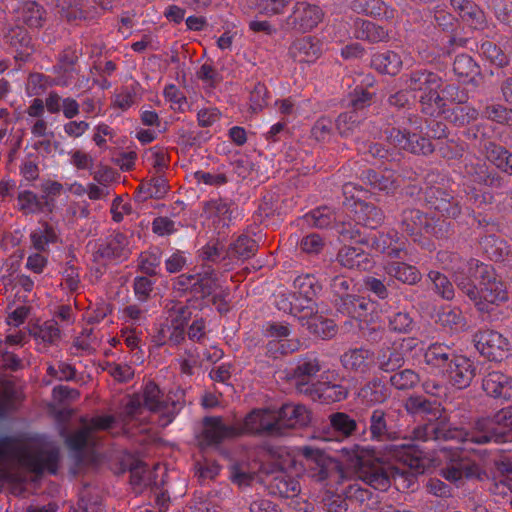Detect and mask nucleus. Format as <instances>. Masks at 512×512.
<instances>
[{
	"mask_svg": "<svg viewBox=\"0 0 512 512\" xmlns=\"http://www.w3.org/2000/svg\"><path fill=\"white\" fill-rule=\"evenodd\" d=\"M512 431V406L505 407L492 418L480 419L472 431H456L457 436L471 443L504 442L507 433Z\"/></svg>",
	"mask_w": 512,
	"mask_h": 512,
	"instance_id": "7",
	"label": "nucleus"
},
{
	"mask_svg": "<svg viewBox=\"0 0 512 512\" xmlns=\"http://www.w3.org/2000/svg\"><path fill=\"white\" fill-rule=\"evenodd\" d=\"M371 65L380 73L396 75L402 68V59L396 52L388 50L374 54Z\"/></svg>",
	"mask_w": 512,
	"mask_h": 512,
	"instance_id": "38",
	"label": "nucleus"
},
{
	"mask_svg": "<svg viewBox=\"0 0 512 512\" xmlns=\"http://www.w3.org/2000/svg\"><path fill=\"white\" fill-rule=\"evenodd\" d=\"M44 10L36 2H26L22 8L23 21L30 27H39L42 24Z\"/></svg>",
	"mask_w": 512,
	"mask_h": 512,
	"instance_id": "59",
	"label": "nucleus"
},
{
	"mask_svg": "<svg viewBox=\"0 0 512 512\" xmlns=\"http://www.w3.org/2000/svg\"><path fill=\"white\" fill-rule=\"evenodd\" d=\"M391 459L402 462L416 472H423V451L415 444L401 443L391 444L387 448Z\"/></svg>",
	"mask_w": 512,
	"mask_h": 512,
	"instance_id": "25",
	"label": "nucleus"
},
{
	"mask_svg": "<svg viewBox=\"0 0 512 512\" xmlns=\"http://www.w3.org/2000/svg\"><path fill=\"white\" fill-rule=\"evenodd\" d=\"M99 252L102 257L108 259L124 260L130 254L129 239L123 233H115L100 247Z\"/></svg>",
	"mask_w": 512,
	"mask_h": 512,
	"instance_id": "36",
	"label": "nucleus"
},
{
	"mask_svg": "<svg viewBox=\"0 0 512 512\" xmlns=\"http://www.w3.org/2000/svg\"><path fill=\"white\" fill-rule=\"evenodd\" d=\"M17 202L18 209L25 215L36 214L43 209L40 197L30 190L19 192Z\"/></svg>",
	"mask_w": 512,
	"mask_h": 512,
	"instance_id": "49",
	"label": "nucleus"
},
{
	"mask_svg": "<svg viewBox=\"0 0 512 512\" xmlns=\"http://www.w3.org/2000/svg\"><path fill=\"white\" fill-rule=\"evenodd\" d=\"M484 117L500 124L512 125V109L500 104L487 106L483 111Z\"/></svg>",
	"mask_w": 512,
	"mask_h": 512,
	"instance_id": "62",
	"label": "nucleus"
},
{
	"mask_svg": "<svg viewBox=\"0 0 512 512\" xmlns=\"http://www.w3.org/2000/svg\"><path fill=\"white\" fill-rule=\"evenodd\" d=\"M473 342L479 354L489 361L501 362L511 353V343L507 337L493 329L476 332Z\"/></svg>",
	"mask_w": 512,
	"mask_h": 512,
	"instance_id": "13",
	"label": "nucleus"
},
{
	"mask_svg": "<svg viewBox=\"0 0 512 512\" xmlns=\"http://www.w3.org/2000/svg\"><path fill=\"white\" fill-rule=\"evenodd\" d=\"M361 192L362 190L358 189L353 183H346L343 186L344 195H351V198H356L353 206L357 223L375 229L384 220L383 212L373 204L360 200L358 194Z\"/></svg>",
	"mask_w": 512,
	"mask_h": 512,
	"instance_id": "18",
	"label": "nucleus"
},
{
	"mask_svg": "<svg viewBox=\"0 0 512 512\" xmlns=\"http://www.w3.org/2000/svg\"><path fill=\"white\" fill-rule=\"evenodd\" d=\"M476 375L474 362L464 356L456 354L450 360L449 366L442 373V376L454 387L464 389L468 387Z\"/></svg>",
	"mask_w": 512,
	"mask_h": 512,
	"instance_id": "19",
	"label": "nucleus"
},
{
	"mask_svg": "<svg viewBox=\"0 0 512 512\" xmlns=\"http://www.w3.org/2000/svg\"><path fill=\"white\" fill-rule=\"evenodd\" d=\"M479 53L497 67H503L508 63L507 55L491 41H484L479 47Z\"/></svg>",
	"mask_w": 512,
	"mask_h": 512,
	"instance_id": "50",
	"label": "nucleus"
},
{
	"mask_svg": "<svg viewBox=\"0 0 512 512\" xmlns=\"http://www.w3.org/2000/svg\"><path fill=\"white\" fill-rule=\"evenodd\" d=\"M428 277L434 284L436 293L447 300H450L454 297L453 285L445 275L438 271H430Z\"/></svg>",
	"mask_w": 512,
	"mask_h": 512,
	"instance_id": "58",
	"label": "nucleus"
},
{
	"mask_svg": "<svg viewBox=\"0 0 512 512\" xmlns=\"http://www.w3.org/2000/svg\"><path fill=\"white\" fill-rule=\"evenodd\" d=\"M405 407L409 413L426 416L428 423L414 429L413 435L416 440L428 441L431 439H450L458 442L467 443L468 439H462L457 436L456 431L463 429L453 428L445 429L442 425L446 417L443 416V408L437 401H429L423 396H411L407 399Z\"/></svg>",
	"mask_w": 512,
	"mask_h": 512,
	"instance_id": "6",
	"label": "nucleus"
},
{
	"mask_svg": "<svg viewBox=\"0 0 512 512\" xmlns=\"http://www.w3.org/2000/svg\"><path fill=\"white\" fill-rule=\"evenodd\" d=\"M485 253L495 261L505 260L509 246L506 241L494 235L486 236L482 241Z\"/></svg>",
	"mask_w": 512,
	"mask_h": 512,
	"instance_id": "47",
	"label": "nucleus"
},
{
	"mask_svg": "<svg viewBox=\"0 0 512 512\" xmlns=\"http://www.w3.org/2000/svg\"><path fill=\"white\" fill-rule=\"evenodd\" d=\"M257 249L258 245L253 238L241 235L231 245L230 254L240 260H246L254 256Z\"/></svg>",
	"mask_w": 512,
	"mask_h": 512,
	"instance_id": "46",
	"label": "nucleus"
},
{
	"mask_svg": "<svg viewBox=\"0 0 512 512\" xmlns=\"http://www.w3.org/2000/svg\"><path fill=\"white\" fill-rule=\"evenodd\" d=\"M338 374L335 371H328L322 375L323 381L320 382L319 398L325 403L339 402L346 399L348 391L345 387L340 384L331 383L330 379L336 380Z\"/></svg>",
	"mask_w": 512,
	"mask_h": 512,
	"instance_id": "34",
	"label": "nucleus"
},
{
	"mask_svg": "<svg viewBox=\"0 0 512 512\" xmlns=\"http://www.w3.org/2000/svg\"><path fill=\"white\" fill-rule=\"evenodd\" d=\"M290 328L284 323H270L266 330L265 336L268 338L267 351L273 356L284 355L295 352L300 347L297 339H291Z\"/></svg>",
	"mask_w": 512,
	"mask_h": 512,
	"instance_id": "17",
	"label": "nucleus"
},
{
	"mask_svg": "<svg viewBox=\"0 0 512 512\" xmlns=\"http://www.w3.org/2000/svg\"><path fill=\"white\" fill-rule=\"evenodd\" d=\"M342 460L347 465L360 472V477L368 485L377 490H386L391 480L398 476L397 471L385 468L370 446L357 444L344 446L340 449Z\"/></svg>",
	"mask_w": 512,
	"mask_h": 512,
	"instance_id": "5",
	"label": "nucleus"
},
{
	"mask_svg": "<svg viewBox=\"0 0 512 512\" xmlns=\"http://www.w3.org/2000/svg\"><path fill=\"white\" fill-rule=\"evenodd\" d=\"M29 334L34 338L39 351H46L49 346L57 344L60 339V329L55 321H46L34 325Z\"/></svg>",
	"mask_w": 512,
	"mask_h": 512,
	"instance_id": "31",
	"label": "nucleus"
},
{
	"mask_svg": "<svg viewBox=\"0 0 512 512\" xmlns=\"http://www.w3.org/2000/svg\"><path fill=\"white\" fill-rule=\"evenodd\" d=\"M450 2L471 28L480 30L486 27V16L476 4L469 0H450Z\"/></svg>",
	"mask_w": 512,
	"mask_h": 512,
	"instance_id": "33",
	"label": "nucleus"
},
{
	"mask_svg": "<svg viewBox=\"0 0 512 512\" xmlns=\"http://www.w3.org/2000/svg\"><path fill=\"white\" fill-rule=\"evenodd\" d=\"M309 330L323 338H331L335 335L336 329L333 320L323 318L322 316H314L307 321Z\"/></svg>",
	"mask_w": 512,
	"mask_h": 512,
	"instance_id": "51",
	"label": "nucleus"
},
{
	"mask_svg": "<svg viewBox=\"0 0 512 512\" xmlns=\"http://www.w3.org/2000/svg\"><path fill=\"white\" fill-rule=\"evenodd\" d=\"M275 410L255 409L251 411L243 421H236L239 427V436L243 434H265L279 436V427Z\"/></svg>",
	"mask_w": 512,
	"mask_h": 512,
	"instance_id": "15",
	"label": "nucleus"
},
{
	"mask_svg": "<svg viewBox=\"0 0 512 512\" xmlns=\"http://www.w3.org/2000/svg\"><path fill=\"white\" fill-rule=\"evenodd\" d=\"M332 427L340 432L344 437L351 435L356 429V422L345 413H334L330 416Z\"/></svg>",
	"mask_w": 512,
	"mask_h": 512,
	"instance_id": "60",
	"label": "nucleus"
},
{
	"mask_svg": "<svg viewBox=\"0 0 512 512\" xmlns=\"http://www.w3.org/2000/svg\"><path fill=\"white\" fill-rule=\"evenodd\" d=\"M426 201L430 208L439 212L442 216L455 218L460 214V207L452 202L449 195L438 188H429L426 191Z\"/></svg>",
	"mask_w": 512,
	"mask_h": 512,
	"instance_id": "32",
	"label": "nucleus"
},
{
	"mask_svg": "<svg viewBox=\"0 0 512 512\" xmlns=\"http://www.w3.org/2000/svg\"><path fill=\"white\" fill-rule=\"evenodd\" d=\"M189 280L193 292L201 294L203 298H210L212 304L217 303L219 291L222 290L218 284L216 274L213 270L207 269L196 275H181L180 281Z\"/></svg>",
	"mask_w": 512,
	"mask_h": 512,
	"instance_id": "23",
	"label": "nucleus"
},
{
	"mask_svg": "<svg viewBox=\"0 0 512 512\" xmlns=\"http://www.w3.org/2000/svg\"><path fill=\"white\" fill-rule=\"evenodd\" d=\"M388 142L397 149L406 150L414 154L427 155L433 152L434 147L430 140L406 128H390L386 130Z\"/></svg>",
	"mask_w": 512,
	"mask_h": 512,
	"instance_id": "16",
	"label": "nucleus"
},
{
	"mask_svg": "<svg viewBox=\"0 0 512 512\" xmlns=\"http://www.w3.org/2000/svg\"><path fill=\"white\" fill-rule=\"evenodd\" d=\"M279 435L283 434L284 428H296L306 426L311 419L310 411L302 404L288 403L280 410H275Z\"/></svg>",
	"mask_w": 512,
	"mask_h": 512,
	"instance_id": "22",
	"label": "nucleus"
},
{
	"mask_svg": "<svg viewBox=\"0 0 512 512\" xmlns=\"http://www.w3.org/2000/svg\"><path fill=\"white\" fill-rule=\"evenodd\" d=\"M453 70L460 78H466L475 75L478 72V67L469 55L460 54L454 60Z\"/></svg>",
	"mask_w": 512,
	"mask_h": 512,
	"instance_id": "57",
	"label": "nucleus"
},
{
	"mask_svg": "<svg viewBox=\"0 0 512 512\" xmlns=\"http://www.w3.org/2000/svg\"><path fill=\"white\" fill-rule=\"evenodd\" d=\"M353 10L387 20L393 19L396 13L395 9L387 7L381 0H355Z\"/></svg>",
	"mask_w": 512,
	"mask_h": 512,
	"instance_id": "40",
	"label": "nucleus"
},
{
	"mask_svg": "<svg viewBox=\"0 0 512 512\" xmlns=\"http://www.w3.org/2000/svg\"><path fill=\"white\" fill-rule=\"evenodd\" d=\"M341 363L347 370L364 374L376 364L374 353L366 348H353L341 356Z\"/></svg>",
	"mask_w": 512,
	"mask_h": 512,
	"instance_id": "27",
	"label": "nucleus"
},
{
	"mask_svg": "<svg viewBox=\"0 0 512 512\" xmlns=\"http://www.w3.org/2000/svg\"><path fill=\"white\" fill-rule=\"evenodd\" d=\"M323 52V43L316 36H304L295 39L289 47V55L299 63H315Z\"/></svg>",
	"mask_w": 512,
	"mask_h": 512,
	"instance_id": "21",
	"label": "nucleus"
},
{
	"mask_svg": "<svg viewBox=\"0 0 512 512\" xmlns=\"http://www.w3.org/2000/svg\"><path fill=\"white\" fill-rule=\"evenodd\" d=\"M163 97L174 112L185 113L186 111L194 110L192 103L188 102L185 94L175 84H167L164 87Z\"/></svg>",
	"mask_w": 512,
	"mask_h": 512,
	"instance_id": "41",
	"label": "nucleus"
},
{
	"mask_svg": "<svg viewBox=\"0 0 512 512\" xmlns=\"http://www.w3.org/2000/svg\"><path fill=\"white\" fill-rule=\"evenodd\" d=\"M439 323L450 330H458L464 327V317L457 308H444L438 314Z\"/></svg>",
	"mask_w": 512,
	"mask_h": 512,
	"instance_id": "53",
	"label": "nucleus"
},
{
	"mask_svg": "<svg viewBox=\"0 0 512 512\" xmlns=\"http://www.w3.org/2000/svg\"><path fill=\"white\" fill-rule=\"evenodd\" d=\"M455 282L480 312H490L509 298L494 270L475 259L467 261L465 270L456 273Z\"/></svg>",
	"mask_w": 512,
	"mask_h": 512,
	"instance_id": "3",
	"label": "nucleus"
},
{
	"mask_svg": "<svg viewBox=\"0 0 512 512\" xmlns=\"http://www.w3.org/2000/svg\"><path fill=\"white\" fill-rule=\"evenodd\" d=\"M358 396L367 403H382L387 398L384 386L377 380L367 383L360 389Z\"/></svg>",
	"mask_w": 512,
	"mask_h": 512,
	"instance_id": "52",
	"label": "nucleus"
},
{
	"mask_svg": "<svg viewBox=\"0 0 512 512\" xmlns=\"http://www.w3.org/2000/svg\"><path fill=\"white\" fill-rule=\"evenodd\" d=\"M384 269L387 275L405 284L413 285L421 279L419 270L405 262L393 261L386 264Z\"/></svg>",
	"mask_w": 512,
	"mask_h": 512,
	"instance_id": "37",
	"label": "nucleus"
},
{
	"mask_svg": "<svg viewBox=\"0 0 512 512\" xmlns=\"http://www.w3.org/2000/svg\"><path fill=\"white\" fill-rule=\"evenodd\" d=\"M30 240L36 250L46 251L49 244L57 242L58 236L55 230L45 223L31 232Z\"/></svg>",
	"mask_w": 512,
	"mask_h": 512,
	"instance_id": "45",
	"label": "nucleus"
},
{
	"mask_svg": "<svg viewBox=\"0 0 512 512\" xmlns=\"http://www.w3.org/2000/svg\"><path fill=\"white\" fill-rule=\"evenodd\" d=\"M482 151L486 159L496 166L499 170L502 169L505 156L507 155V149L494 142L488 141L483 145Z\"/></svg>",
	"mask_w": 512,
	"mask_h": 512,
	"instance_id": "64",
	"label": "nucleus"
},
{
	"mask_svg": "<svg viewBox=\"0 0 512 512\" xmlns=\"http://www.w3.org/2000/svg\"><path fill=\"white\" fill-rule=\"evenodd\" d=\"M309 104H310L309 100H303L300 102H296L294 99L289 97V98L277 100L275 102V107L277 108L279 113H281L282 115L296 117V116L304 114L305 107H307Z\"/></svg>",
	"mask_w": 512,
	"mask_h": 512,
	"instance_id": "55",
	"label": "nucleus"
},
{
	"mask_svg": "<svg viewBox=\"0 0 512 512\" xmlns=\"http://www.w3.org/2000/svg\"><path fill=\"white\" fill-rule=\"evenodd\" d=\"M465 177L478 184L491 185L494 178L488 174L487 168L481 164L479 160L476 163H469L465 165Z\"/></svg>",
	"mask_w": 512,
	"mask_h": 512,
	"instance_id": "56",
	"label": "nucleus"
},
{
	"mask_svg": "<svg viewBox=\"0 0 512 512\" xmlns=\"http://www.w3.org/2000/svg\"><path fill=\"white\" fill-rule=\"evenodd\" d=\"M370 435L372 440H383L388 435L385 412L381 409L373 411L370 417Z\"/></svg>",
	"mask_w": 512,
	"mask_h": 512,
	"instance_id": "54",
	"label": "nucleus"
},
{
	"mask_svg": "<svg viewBox=\"0 0 512 512\" xmlns=\"http://www.w3.org/2000/svg\"><path fill=\"white\" fill-rule=\"evenodd\" d=\"M367 243L376 252L392 257H398L405 248V239L393 229L386 233L380 232L378 235H373L367 240Z\"/></svg>",
	"mask_w": 512,
	"mask_h": 512,
	"instance_id": "26",
	"label": "nucleus"
},
{
	"mask_svg": "<svg viewBox=\"0 0 512 512\" xmlns=\"http://www.w3.org/2000/svg\"><path fill=\"white\" fill-rule=\"evenodd\" d=\"M339 264L348 269L368 270L372 260L359 246H344L337 254Z\"/></svg>",
	"mask_w": 512,
	"mask_h": 512,
	"instance_id": "30",
	"label": "nucleus"
},
{
	"mask_svg": "<svg viewBox=\"0 0 512 512\" xmlns=\"http://www.w3.org/2000/svg\"><path fill=\"white\" fill-rule=\"evenodd\" d=\"M355 37L370 42H380L388 39V32L373 22L359 20L356 22Z\"/></svg>",
	"mask_w": 512,
	"mask_h": 512,
	"instance_id": "43",
	"label": "nucleus"
},
{
	"mask_svg": "<svg viewBox=\"0 0 512 512\" xmlns=\"http://www.w3.org/2000/svg\"><path fill=\"white\" fill-rule=\"evenodd\" d=\"M363 119L364 114H359L350 110L338 116L336 120V128L341 135L349 136L356 131Z\"/></svg>",
	"mask_w": 512,
	"mask_h": 512,
	"instance_id": "48",
	"label": "nucleus"
},
{
	"mask_svg": "<svg viewBox=\"0 0 512 512\" xmlns=\"http://www.w3.org/2000/svg\"><path fill=\"white\" fill-rule=\"evenodd\" d=\"M165 308L167 316L158 328L155 342L157 345H177L184 339L185 327L192 312L187 305L178 301H170Z\"/></svg>",
	"mask_w": 512,
	"mask_h": 512,
	"instance_id": "9",
	"label": "nucleus"
},
{
	"mask_svg": "<svg viewBox=\"0 0 512 512\" xmlns=\"http://www.w3.org/2000/svg\"><path fill=\"white\" fill-rule=\"evenodd\" d=\"M291 469L297 476L306 473L309 477L323 481L328 478L330 468L333 466L330 458L320 449L312 446H303L288 452Z\"/></svg>",
	"mask_w": 512,
	"mask_h": 512,
	"instance_id": "8",
	"label": "nucleus"
},
{
	"mask_svg": "<svg viewBox=\"0 0 512 512\" xmlns=\"http://www.w3.org/2000/svg\"><path fill=\"white\" fill-rule=\"evenodd\" d=\"M482 151L486 159L496 166L499 170L502 169L505 156L507 155V149L494 142L488 141L483 145Z\"/></svg>",
	"mask_w": 512,
	"mask_h": 512,
	"instance_id": "63",
	"label": "nucleus"
},
{
	"mask_svg": "<svg viewBox=\"0 0 512 512\" xmlns=\"http://www.w3.org/2000/svg\"><path fill=\"white\" fill-rule=\"evenodd\" d=\"M185 393L181 389L171 392L166 400L162 399L159 387L154 382L145 384L142 393L129 396L119 420L112 416L100 415L84 422L83 426L66 438L71 450L82 451L85 447L95 444L94 434L98 431H110L119 434L114 429L120 428L123 434L134 435L133 429L138 424L154 421L161 427L169 425L185 404Z\"/></svg>",
	"mask_w": 512,
	"mask_h": 512,
	"instance_id": "1",
	"label": "nucleus"
},
{
	"mask_svg": "<svg viewBox=\"0 0 512 512\" xmlns=\"http://www.w3.org/2000/svg\"><path fill=\"white\" fill-rule=\"evenodd\" d=\"M321 370V365L317 357L308 355L301 359L295 369V377L297 378V386L300 391H304V378L315 376ZM307 392V390H305Z\"/></svg>",
	"mask_w": 512,
	"mask_h": 512,
	"instance_id": "44",
	"label": "nucleus"
},
{
	"mask_svg": "<svg viewBox=\"0 0 512 512\" xmlns=\"http://www.w3.org/2000/svg\"><path fill=\"white\" fill-rule=\"evenodd\" d=\"M363 179L372 189L386 193L392 192L398 185L395 174L388 169L383 172L368 170L363 174Z\"/></svg>",
	"mask_w": 512,
	"mask_h": 512,
	"instance_id": "39",
	"label": "nucleus"
},
{
	"mask_svg": "<svg viewBox=\"0 0 512 512\" xmlns=\"http://www.w3.org/2000/svg\"><path fill=\"white\" fill-rule=\"evenodd\" d=\"M58 460V449L44 437L0 438V483L10 479L23 480L13 469L34 474H56Z\"/></svg>",
	"mask_w": 512,
	"mask_h": 512,
	"instance_id": "2",
	"label": "nucleus"
},
{
	"mask_svg": "<svg viewBox=\"0 0 512 512\" xmlns=\"http://www.w3.org/2000/svg\"><path fill=\"white\" fill-rule=\"evenodd\" d=\"M237 208L222 199L208 201L203 210V225L213 235L224 237L236 218Z\"/></svg>",
	"mask_w": 512,
	"mask_h": 512,
	"instance_id": "12",
	"label": "nucleus"
},
{
	"mask_svg": "<svg viewBox=\"0 0 512 512\" xmlns=\"http://www.w3.org/2000/svg\"><path fill=\"white\" fill-rule=\"evenodd\" d=\"M466 448L459 445H448L441 449L442 457L449 459L448 466L443 469L442 475L451 482H458L463 477H479L481 468L469 460L465 455Z\"/></svg>",
	"mask_w": 512,
	"mask_h": 512,
	"instance_id": "11",
	"label": "nucleus"
},
{
	"mask_svg": "<svg viewBox=\"0 0 512 512\" xmlns=\"http://www.w3.org/2000/svg\"><path fill=\"white\" fill-rule=\"evenodd\" d=\"M268 489L271 494L283 498L296 497L301 490L299 481L283 471L273 477Z\"/></svg>",
	"mask_w": 512,
	"mask_h": 512,
	"instance_id": "35",
	"label": "nucleus"
},
{
	"mask_svg": "<svg viewBox=\"0 0 512 512\" xmlns=\"http://www.w3.org/2000/svg\"><path fill=\"white\" fill-rule=\"evenodd\" d=\"M455 355V351L448 345L433 343L426 349L424 360L432 372L442 375Z\"/></svg>",
	"mask_w": 512,
	"mask_h": 512,
	"instance_id": "28",
	"label": "nucleus"
},
{
	"mask_svg": "<svg viewBox=\"0 0 512 512\" xmlns=\"http://www.w3.org/2000/svg\"><path fill=\"white\" fill-rule=\"evenodd\" d=\"M324 15L320 6L307 1H298L283 21L282 27L288 32L308 33L323 21Z\"/></svg>",
	"mask_w": 512,
	"mask_h": 512,
	"instance_id": "10",
	"label": "nucleus"
},
{
	"mask_svg": "<svg viewBox=\"0 0 512 512\" xmlns=\"http://www.w3.org/2000/svg\"><path fill=\"white\" fill-rule=\"evenodd\" d=\"M487 395L504 400L512 399V377L500 371L490 372L482 383Z\"/></svg>",
	"mask_w": 512,
	"mask_h": 512,
	"instance_id": "29",
	"label": "nucleus"
},
{
	"mask_svg": "<svg viewBox=\"0 0 512 512\" xmlns=\"http://www.w3.org/2000/svg\"><path fill=\"white\" fill-rule=\"evenodd\" d=\"M239 427L236 421L227 425L221 417H206L203 420L202 443L206 445H217L222 441L239 436Z\"/></svg>",
	"mask_w": 512,
	"mask_h": 512,
	"instance_id": "20",
	"label": "nucleus"
},
{
	"mask_svg": "<svg viewBox=\"0 0 512 512\" xmlns=\"http://www.w3.org/2000/svg\"><path fill=\"white\" fill-rule=\"evenodd\" d=\"M392 386L399 390L413 388L419 382V376L410 369H405L393 374L390 378Z\"/></svg>",
	"mask_w": 512,
	"mask_h": 512,
	"instance_id": "61",
	"label": "nucleus"
},
{
	"mask_svg": "<svg viewBox=\"0 0 512 512\" xmlns=\"http://www.w3.org/2000/svg\"><path fill=\"white\" fill-rule=\"evenodd\" d=\"M351 282L341 276H336L331 283V288L335 295L339 297V300H336V305L338 310L343 314H347L352 318L359 319L363 321V312L368 309L370 304L364 298H357L353 295H350Z\"/></svg>",
	"mask_w": 512,
	"mask_h": 512,
	"instance_id": "14",
	"label": "nucleus"
},
{
	"mask_svg": "<svg viewBox=\"0 0 512 512\" xmlns=\"http://www.w3.org/2000/svg\"><path fill=\"white\" fill-rule=\"evenodd\" d=\"M406 87L419 92L422 112L434 116L445 112L448 101H455L458 87L444 83L436 73L426 70L412 72L406 81Z\"/></svg>",
	"mask_w": 512,
	"mask_h": 512,
	"instance_id": "4",
	"label": "nucleus"
},
{
	"mask_svg": "<svg viewBox=\"0 0 512 512\" xmlns=\"http://www.w3.org/2000/svg\"><path fill=\"white\" fill-rule=\"evenodd\" d=\"M439 115H445V118L455 125L464 126L475 121L479 116V112L470 104H460L449 110L445 108V112Z\"/></svg>",
	"mask_w": 512,
	"mask_h": 512,
	"instance_id": "42",
	"label": "nucleus"
},
{
	"mask_svg": "<svg viewBox=\"0 0 512 512\" xmlns=\"http://www.w3.org/2000/svg\"><path fill=\"white\" fill-rule=\"evenodd\" d=\"M402 230L413 237L415 242H421L419 235L434 234L437 235V225L428 221L427 215L417 209L406 210L402 215Z\"/></svg>",
	"mask_w": 512,
	"mask_h": 512,
	"instance_id": "24",
	"label": "nucleus"
}]
</instances>
